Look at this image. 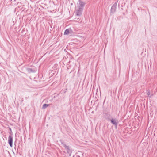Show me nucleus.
<instances>
[{
	"instance_id": "nucleus-7",
	"label": "nucleus",
	"mask_w": 157,
	"mask_h": 157,
	"mask_svg": "<svg viewBox=\"0 0 157 157\" xmlns=\"http://www.w3.org/2000/svg\"><path fill=\"white\" fill-rule=\"evenodd\" d=\"M49 104H44L42 106V109H45L47 107L49 106Z\"/></svg>"
},
{
	"instance_id": "nucleus-11",
	"label": "nucleus",
	"mask_w": 157,
	"mask_h": 157,
	"mask_svg": "<svg viewBox=\"0 0 157 157\" xmlns=\"http://www.w3.org/2000/svg\"><path fill=\"white\" fill-rule=\"evenodd\" d=\"M152 96V95H151V96H150V97H151Z\"/></svg>"
},
{
	"instance_id": "nucleus-2",
	"label": "nucleus",
	"mask_w": 157,
	"mask_h": 157,
	"mask_svg": "<svg viewBox=\"0 0 157 157\" xmlns=\"http://www.w3.org/2000/svg\"><path fill=\"white\" fill-rule=\"evenodd\" d=\"M117 4V3H115L112 6L111 9V13H113L115 12L116 11Z\"/></svg>"
},
{
	"instance_id": "nucleus-5",
	"label": "nucleus",
	"mask_w": 157,
	"mask_h": 157,
	"mask_svg": "<svg viewBox=\"0 0 157 157\" xmlns=\"http://www.w3.org/2000/svg\"><path fill=\"white\" fill-rule=\"evenodd\" d=\"M111 122L114 125H117L118 124V121L116 119L112 118L111 120Z\"/></svg>"
},
{
	"instance_id": "nucleus-9",
	"label": "nucleus",
	"mask_w": 157,
	"mask_h": 157,
	"mask_svg": "<svg viewBox=\"0 0 157 157\" xmlns=\"http://www.w3.org/2000/svg\"><path fill=\"white\" fill-rule=\"evenodd\" d=\"M147 95L149 96L150 94V91H148L147 92Z\"/></svg>"
},
{
	"instance_id": "nucleus-1",
	"label": "nucleus",
	"mask_w": 157,
	"mask_h": 157,
	"mask_svg": "<svg viewBox=\"0 0 157 157\" xmlns=\"http://www.w3.org/2000/svg\"><path fill=\"white\" fill-rule=\"evenodd\" d=\"M85 5L84 2H83L81 0H79V3H77V6L76 8L80 9L81 10H83V8Z\"/></svg>"
},
{
	"instance_id": "nucleus-10",
	"label": "nucleus",
	"mask_w": 157,
	"mask_h": 157,
	"mask_svg": "<svg viewBox=\"0 0 157 157\" xmlns=\"http://www.w3.org/2000/svg\"><path fill=\"white\" fill-rule=\"evenodd\" d=\"M8 143L9 144H10V137L9 136V139L8 140Z\"/></svg>"
},
{
	"instance_id": "nucleus-3",
	"label": "nucleus",
	"mask_w": 157,
	"mask_h": 157,
	"mask_svg": "<svg viewBox=\"0 0 157 157\" xmlns=\"http://www.w3.org/2000/svg\"><path fill=\"white\" fill-rule=\"evenodd\" d=\"M63 147L66 149L68 153L70 154L71 153V150L69 147L67 146L65 144H63Z\"/></svg>"
},
{
	"instance_id": "nucleus-6",
	"label": "nucleus",
	"mask_w": 157,
	"mask_h": 157,
	"mask_svg": "<svg viewBox=\"0 0 157 157\" xmlns=\"http://www.w3.org/2000/svg\"><path fill=\"white\" fill-rule=\"evenodd\" d=\"M69 33V29L66 30L64 33V35H68Z\"/></svg>"
},
{
	"instance_id": "nucleus-8",
	"label": "nucleus",
	"mask_w": 157,
	"mask_h": 157,
	"mask_svg": "<svg viewBox=\"0 0 157 157\" xmlns=\"http://www.w3.org/2000/svg\"><path fill=\"white\" fill-rule=\"evenodd\" d=\"M13 138L10 136V147H12V145Z\"/></svg>"
},
{
	"instance_id": "nucleus-4",
	"label": "nucleus",
	"mask_w": 157,
	"mask_h": 157,
	"mask_svg": "<svg viewBox=\"0 0 157 157\" xmlns=\"http://www.w3.org/2000/svg\"><path fill=\"white\" fill-rule=\"evenodd\" d=\"M83 10H81L80 9L76 8V12L77 15L80 16L81 15L82 12Z\"/></svg>"
}]
</instances>
